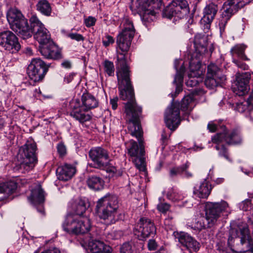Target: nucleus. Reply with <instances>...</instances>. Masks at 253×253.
Here are the masks:
<instances>
[{
    "mask_svg": "<svg viewBox=\"0 0 253 253\" xmlns=\"http://www.w3.org/2000/svg\"><path fill=\"white\" fill-rule=\"evenodd\" d=\"M17 188V184L14 181H9L0 184V201L7 199L14 192Z\"/></svg>",
    "mask_w": 253,
    "mask_h": 253,
    "instance_id": "7c9ffc66",
    "label": "nucleus"
},
{
    "mask_svg": "<svg viewBox=\"0 0 253 253\" xmlns=\"http://www.w3.org/2000/svg\"><path fill=\"white\" fill-rule=\"evenodd\" d=\"M57 151L60 156H64L66 153L65 146L62 143H59L57 146Z\"/></svg>",
    "mask_w": 253,
    "mask_h": 253,
    "instance_id": "de8ad7c7",
    "label": "nucleus"
},
{
    "mask_svg": "<svg viewBox=\"0 0 253 253\" xmlns=\"http://www.w3.org/2000/svg\"><path fill=\"white\" fill-rule=\"evenodd\" d=\"M250 106H253V101L249 97L247 100L237 103L234 109L240 113H243L249 109Z\"/></svg>",
    "mask_w": 253,
    "mask_h": 253,
    "instance_id": "c9c22d12",
    "label": "nucleus"
},
{
    "mask_svg": "<svg viewBox=\"0 0 253 253\" xmlns=\"http://www.w3.org/2000/svg\"><path fill=\"white\" fill-rule=\"evenodd\" d=\"M246 46L243 44H237L233 47L230 52L233 57V62L239 68L243 70H247L248 66L245 63L236 59L238 57L244 60H248V59L245 54Z\"/></svg>",
    "mask_w": 253,
    "mask_h": 253,
    "instance_id": "5701e85b",
    "label": "nucleus"
},
{
    "mask_svg": "<svg viewBox=\"0 0 253 253\" xmlns=\"http://www.w3.org/2000/svg\"><path fill=\"white\" fill-rule=\"evenodd\" d=\"M234 239V238H233L232 239ZM232 240H232V241H231V242L230 243V244H228L229 246H231V244H232ZM228 243H229V240L228 241ZM231 248H232V246H231Z\"/></svg>",
    "mask_w": 253,
    "mask_h": 253,
    "instance_id": "0e129e2a",
    "label": "nucleus"
},
{
    "mask_svg": "<svg viewBox=\"0 0 253 253\" xmlns=\"http://www.w3.org/2000/svg\"><path fill=\"white\" fill-rule=\"evenodd\" d=\"M118 208L117 196L108 194L98 200L95 211L105 224L110 225L124 218V215L119 211Z\"/></svg>",
    "mask_w": 253,
    "mask_h": 253,
    "instance_id": "7ed1b4c3",
    "label": "nucleus"
},
{
    "mask_svg": "<svg viewBox=\"0 0 253 253\" xmlns=\"http://www.w3.org/2000/svg\"><path fill=\"white\" fill-rule=\"evenodd\" d=\"M176 90L175 94H178L182 90V84H175Z\"/></svg>",
    "mask_w": 253,
    "mask_h": 253,
    "instance_id": "6e6d98bb",
    "label": "nucleus"
},
{
    "mask_svg": "<svg viewBox=\"0 0 253 253\" xmlns=\"http://www.w3.org/2000/svg\"><path fill=\"white\" fill-rule=\"evenodd\" d=\"M156 233V228L153 222L148 218H141L137 223L134 234L140 240H144Z\"/></svg>",
    "mask_w": 253,
    "mask_h": 253,
    "instance_id": "a211bd4d",
    "label": "nucleus"
},
{
    "mask_svg": "<svg viewBox=\"0 0 253 253\" xmlns=\"http://www.w3.org/2000/svg\"><path fill=\"white\" fill-rule=\"evenodd\" d=\"M37 147L34 141H27L19 151L17 159L20 162L19 170L25 173L32 170L38 162Z\"/></svg>",
    "mask_w": 253,
    "mask_h": 253,
    "instance_id": "0eeeda50",
    "label": "nucleus"
},
{
    "mask_svg": "<svg viewBox=\"0 0 253 253\" xmlns=\"http://www.w3.org/2000/svg\"><path fill=\"white\" fill-rule=\"evenodd\" d=\"M62 66L66 68H70L71 66V63L69 61H64L62 64Z\"/></svg>",
    "mask_w": 253,
    "mask_h": 253,
    "instance_id": "4d7b16f0",
    "label": "nucleus"
},
{
    "mask_svg": "<svg viewBox=\"0 0 253 253\" xmlns=\"http://www.w3.org/2000/svg\"><path fill=\"white\" fill-rule=\"evenodd\" d=\"M218 11V5L210 2L207 4L203 9V16L201 19V23L203 25L205 32H207L210 29L211 24L214 19Z\"/></svg>",
    "mask_w": 253,
    "mask_h": 253,
    "instance_id": "412c9836",
    "label": "nucleus"
},
{
    "mask_svg": "<svg viewBox=\"0 0 253 253\" xmlns=\"http://www.w3.org/2000/svg\"><path fill=\"white\" fill-rule=\"evenodd\" d=\"M201 62L199 60L194 61L191 60L189 63L190 73L188 75V79L186 82L188 86L193 87L198 85L203 80L202 72L200 70Z\"/></svg>",
    "mask_w": 253,
    "mask_h": 253,
    "instance_id": "aec40b11",
    "label": "nucleus"
},
{
    "mask_svg": "<svg viewBox=\"0 0 253 253\" xmlns=\"http://www.w3.org/2000/svg\"><path fill=\"white\" fill-rule=\"evenodd\" d=\"M31 22V33H34V37L40 43V45L51 41L50 34L44 25L39 20L36 16H32L30 19Z\"/></svg>",
    "mask_w": 253,
    "mask_h": 253,
    "instance_id": "f8f14e48",
    "label": "nucleus"
},
{
    "mask_svg": "<svg viewBox=\"0 0 253 253\" xmlns=\"http://www.w3.org/2000/svg\"><path fill=\"white\" fill-rule=\"evenodd\" d=\"M147 9L150 10L153 9H159L162 5V0H146Z\"/></svg>",
    "mask_w": 253,
    "mask_h": 253,
    "instance_id": "4c0bfd02",
    "label": "nucleus"
},
{
    "mask_svg": "<svg viewBox=\"0 0 253 253\" xmlns=\"http://www.w3.org/2000/svg\"><path fill=\"white\" fill-rule=\"evenodd\" d=\"M49 66L40 58L33 59L28 67L27 73L34 82L41 81L46 73Z\"/></svg>",
    "mask_w": 253,
    "mask_h": 253,
    "instance_id": "2eb2a0df",
    "label": "nucleus"
},
{
    "mask_svg": "<svg viewBox=\"0 0 253 253\" xmlns=\"http://www.w3.org/2000/svg\"><path fill=\"white\" fill-rule=\"evenodd\" d=\"M193 98L190 95L185 96L181 103L174 102L169 106L165 112V121L167 126L171 130H174L180 125V109L186 114H189L192 110Z\"/></svg>",
    "mask_w": 253,
    "mask_h": 253,
    "instance_id": "20e7f679",
    "label": "nucleus"
},
{
    "mask_svg": "<svg viewBox=\"0 0 253 253\" xmlns=\"http://www.w3.org/2000/svg\"><path fill=\"white\" fill-rule=\"evenodd\" d=\"M118 98L116 97L110 99V103L111 105L112 108L113 110H116L118 107Z\"/></svg>",
    "mask_w": 253,
    "mask_h": 253,
    "instance_id": "3c124183",
    "label": "nucleus"
},
{
    "mask_svg": "<svg viewBox=\"0 0 253 253\" xmlns=\"http://www.w3.org/2000/svg\"><path fill=\"white\" fill-rule=\"evenodd\" d=\"M241 169H242V171L244 173H245L246 174L249 175V176L253 175V169H252V170H247L246 169L245 170H244L243 168H242Z\"/></svg>",
    "mask_w": 253,
    "mask_h": 253,
    "instance_id": "13d9d810",
    "label": "nucleus"
},
{
    "mask_svg": "<svg viewBox=\"0 0 253 253\" xmlns=\"http://www.w3.org/2000/svg\"><path fill=\"white\" fill-rule=\"evenodd\" d=\"M67 36L73 40H75L77 42L84 41V38L81 34L77 33H70L67 34Z\"/></svg>",
    "mask_w": 253,
    "mask_h": 253,
    "instance_id": "a19ab883",
    "label": "nucleus"
},
{
    "mask_svg": "<svg viewBox=\"0 0 253 253\" xmlns=\"http://www.w3.org/2000/svg\"><path fill=\"white\" fill-rule=\"evenodd\" d=\"M103 70L104 73L108 76H114L115 74V67L113 62L108 60H105L103 62Z\"/></svg>",
    "mask_w": 253,
    "mask_h": 253,
    "instance_id": "e433bc0d",
    "label": "nucleus"
},
{
    "mask_svg": "<svg viewBox=\"0 0 253 253\" xmlns=\"http://www.w3.org/2000/svg\"><path fill=\"white\" fill-rule=\"evenodd\" d=\"M170 205L166 203H161L157 205V209L161 212L165 213L168 211Z\"/></svg>",
    "mask_w": 253,
    "mask_h": 253,
    "instance_id": "37998d69",
    "label": "nucleus"
},
{
    "mask_svg": "<svg viewBox=\"0 0 253 253\" xmlns=\"http://www.w3.org/2000/svg\"><path fill=\"white\" fill-rule=\"evenodd\" d=\"M89 157L93 162V167L95 168L103 169L110 164L109 152L102 147H96L91 149Z\"/></svg>",
    "mask_w": 253,
    "mask_h": 253,
    "instance_id": "4468645a",
    "label": "nucleus"
},
{
    "mask_svg": "<svg viewBox=\"0 0 253 253\" xmlns=\"http://www.w3.org/2000/svg\"><path fill=\"white\" fill-rule=\"evenodd\" d=\"M69 206L76 215L67 214L62 223L64 231L71 235L83 234L88 232L91 228L90 219L87 217L77 216L83 214L87 209V203L84 200L78 199L71 201Z\"/></svg>",
    "mask_w": 253,
    "mask_h": 253,
    "instance_id": "f03ea898",
    "label": "nucleus"
},
{
    "mask_svg": "<svg viewBox=\"0 0 253 253\" xmlns=\"http://www.w3.org/2000/svg\"><path fill=\"white\" fill-rule=\"evenodd\" d=\"M39 48L42 55L46 58L54 59L60 57V52L52 41L41 45Z\"/></svg>",
    "mask_w": 253,
    "mask_h": 253,
    "instance_id": "393cba45",
    "label": "nucleus"
},
{
    "mask_svg": "<svg viewBox=\"0 0 253 253\" xmlns=\"http://www.w3.org/2000/svg\"><path fill=\"white\" fill-rule=\"evenodd\" d=\"M142 15L141 16V19L143 22H151L153 20V18L155 16L156 12L153 9L150 10H146L145 11H143Z\"/></svg>",
    "mask_w": 253,
    "mask_h": 253,
    "instance_id": "58836bf2",
    "label": "nucleus"
},
{
    "mask_svg": "<svg viewBox=\"0 0 253 253\" xmlns=\"http://www.w3.org/2000/svg\"><path fill=\"white\" fill-rule=\"evenodd\" d=\"M223 132L217 133L212 137L211 141L212 147L218 152L220 157H224L227 161L231 162L228 153L227 148L222 143L225 141L229 145H238L242 142V138L240 131L237 129H234L230 132H227L225 126L222 127Z\"/></svg>",
    "mask_w": 253,
    "mask_h": 253,
    "instance_id": "39448f33",
    "label": "nucleus"
},
{
    "mask_svg": "<svg viewBox=\"0 0 253 253\" xmlns=\"http://www.w3.org/2000/svg\"><path fill=\"white\" fill-rule=\"evenodd\" d=\"M241 0H228L224 2L219 21L220 31L223 33L228 21L240 9L244 7Z\"/></svg>",
    "mask_w": 253,
    "mask_h": 253,
    "instance_id": "9b49d317",
    "label": "nucleus"
},
{
    "mask_svg": "<svg viewBox=\"0 0 253 253\" xmlns=\"http://www.w3.org/2000/svg\"><path fill=\"white\" fill-rule=\"evenodd\" d=\"M190 163L187 162L185 164L179 167L172 168L169 170L170 177H174L177 175H183L184 177L189 178L193 176V174L188 171Z\"/></svg>",
    "mask_w": 253,
    "mask_h": 253,
    "instance_id": "c756f323",
    "label": "nucleus"
},
{
    "mask_svg": "<svg viewBox=\"0 0 253 253\" xmlns=\"http://www.w3.org/2000/svg\"><path fill=\"white\" fill-rule=\"evenodd\" d=\"M102 43L104 46L107 47L111 44H113L115 42L113 37L108 34H105L102 37Z\"/></svg>",
    "mask_w": 253,
    "mask_h": 253,
    "instance_id": "ea45409f",
    "label": "nucleus"
},
{
    "mask_svg": "<svg viewBox=\"0 0 253 253\" xmlns=\"http://www.w3.org/2000/svg\"><path fill=\"white\" fill-rule=\"evenodd\" d=\"M251 207V201L246 199L239 204V208L244 211H247Z\"/></svg>",
    "mask_w": 253,
    "mask_h": 253,
    "instance_id": "79ce46f5",
    "label": "nucleus"
},
{
    "mask_svg": "<svg viewBox=\"0 0 253 253\" xmlns=\"http://www.w3.org/2000/svg\"><path fill=\"white\" fill-rule=\"evenodd\" d=\"M183 80V73L181 72H177L173 83L175 84H182Z\"/></svg>",
    "mask_w": 253,
    "mask_h": 253,
    "instance_id": "c03bdc74",
    "label": "nucleus"
},
{
    "mask_svg": "<svg viewBox=\"0 0 253 253\" xmlns=\"http://www.w3.org/2000/svg\"><path fill=\"white\" fill-rule=\"evenodd\" d=\"M75 76V74L74 73H70L65 76L64 77V81L66 83L68 84L70 83L74 79V77Z\"/></svg>",
    "mask_w": 253,
    "mask_h": 253,
    "instance_id": "603ef678",
    "label": "nucleus"
},
{
    "mask_svg": "<svg viewBox=\"0 0 253 253\" xmlns=\"http://www.w3.org/2000/svg\"><path fill=\"white\" fill-rule=\"evenodd\" d=\"M190 11L189 4L186 0H172L164 9L163 16L171 19L183 18Z\"/></svg>",
    "mask_w": 253,
    "mask_h": 253,
    "instance_id": "9d476101",
    "label": "nucleus"
},
{
    "mask_svg": "<svg viewBox=\"0 0 253 253\" xmlns=\"http://www.w3.org/2000/svg\"><path fill=\"white\" fill-rule=\"evenodd\" d=\"M0 46L12 53L18 51L21 47L17 37L9 30L0 32Z\"/></svg>",
    "mask_w": 253,
    "mask_h": 253,
    "instance_id": "dca6fc26",
    "label": "nucleus"
},
{
    "mask_svg": "<svg viewBox=\"0 0 253 253\" xmlns=\"http://www.w3.org/2000/svg\"><path fill=\"white\" fill-rule=\"evenodd\" d=\"M206 228L205 225L203 223L202 225H201V228Z\"/></svg>",
    "mask_w": 253,
    "mask_h": 253,
    "instance_id": "e2e57ef3",
    "label": "nucleus"
},
{
    "mask_svg": "<svg viewBox=\"0 0 253 253\" xmlns=\"http://www.w3.org/2000/svg\"><path fill=\"white\" fill-rule=\"evenodd\" d=\"M229 205L225 201L220 202H207L205 207V216L208 227H211L217 224L220 217L224 212H228Z\"/></svg>",
    "mask_w": 253,
    "mask_h": 253,
    "instance_id": "1a4fd4ad",
    "label": "nucleus"
},
{
    "mask_svg": "<svg viewBox=\"0 0 253 253\" xmlns=\"http://www.w3.org/2000/svg\"><path fill=\"white\" fill-rule=\"evenodd\" d=\"M81 107L84 111H88L98 106V102L96 98L92 95L85 93H84L81 97Z\"/></svg>",
    "mask_w": 253,
    "mask_h": 253,
    "instance_id": "c85d7f7f",
    "label": "nucleus"
},
{
    "mask_svg": "<svg viewBox=\"0 0 253 253\" xmlns=\"http://www.w3.org/2000/svg\"><path fill=\"white\" fill-rule=\"evenodd\" d=\"M212 187L206 180L194 187L193 194L201 199H207L211 194Z\"/></svg>",
    "mask_w": 253,
    "mask_h": 253,
    "instance_id": "bb28decb",
    "label": "nucleus"
},
{
    "mask_svg": "<svg viewBox=\"0 0 253 253\" xmlns=\"http://www.w3.org/2000/svg\"><path fill=\"white\" fill-rule=\"evenodd\" d=\"M71 109L70 114L71 116L78 121L80 123L83 124L90 120L91 116L86 113L87 111H84L81 107L80 100L79 99H73L70 102Z\"/></svg>",
    "mask_w": 253,
    "mask_h": 253,
    "instance_id": "6ab92c4d",
    "label": "nucleus"
},
{
    "mask_svg": "<svg viewBox=\"0 0 253 253\" xmlns=\"http://www.w3.org/2000/svg\"><path fill=\"white\" fill-rule=\"evenodd\" d=\"M96 22L95 18L92 17H89L84 20V23L86 27H89L93 26Z\"/></svg>",
    "mask_w": 253,
    "mask_h": 253,
    "instance_id": "09e8293b",
    "label": "nucleus"
},
{
    "mask_svg": "<svg viewBox=\"0 0 253 253\" xmlns=\"http://www.w3.org/2000/svg\"><path fill=\"white\" fill-rule=\"evenodd\" d=\"M37 10L42 15L49 16L51 15L52 8L47 0H39L36 4Z\"/></svg>",
    "mask_w": 253,
    "mask_h": 253,
    "instance_id": "473e14b6",
    "label": "nucleus"
},
{
    "mask_svg": "<svg viewBox=\"0 0 253 253\" xmlns=\"http://www.w3.org/2000/svg\"><path fill=\"white\" fill-rule=\"evenodd\" d=\"M118 54L123 56L122 58H118V60L122 62L121 69L117 73L120 97L122 100L127 101L125 104V112L128 121V129L130 134L137 139L139 143L138 145L136 141L130 140L128 155L136 167L140 170L144 171L146 170L145 152L142 138L143 131L140 121L142 108L137 106L135 102L134 89L129 77V70L126 64L125 54Z\"/></svg>",
    "mask_w": 253,
    "mask_h": 253,
    "instance_id": "f257e3e1",
    "label": "nucleus"
},
{
    "mask_svg": "<svg viewBox=\"0 0 253 253\" xmlns=\"http://www.w3.org/2000/svg\"><path fill=\"white\" fill-rule=\"evenodd\" d=\"M212 50H213V48H210V50H211V52H212Z\"/></svg>",
    "mask_w": 253,
    "mask_h": 253,
    "instance_id": "338daca9",
    "label": "nucleus"
},
{
    "mask_svg": "<svg viewBox=\"0 0 253 253\" xmlns=\"http://www.w3.org/2000/svg\"><path fill=\"white\" fill-rule=\"evenodd\" d=\"M250 79V75L246 73L237 76L235 86L233 88L235 93L239 96L246 94L249 89L248 84Z\"/></svg>",
    "mask_w": 253,
    "mask_h": 253,
    "instance_id": "b1692460",
    "label": "nucleus"
},
{
    "mask_svg": "<svg viewBox=\"0 0 253 253\" xmlns=\"http://www.w3.org/2000/svg\"><path fill=\"white\" fill-rule=\"evenodd\" d=\"M146 0H131L130 8L132 11L141 13L147 9Z\"/></svg>",
    "mask_w": 253,
    "mask_h": 253,
    "instance_id": "f704fd0d",
    "label": "nucleus"
},
{
    "mask_svg": "<svg viewBox=\"0 0 253 253\" xmlns=\"http://www.w3.org/2000/svg\"><path fill=\"white\" fill-rule=\"evenodd\" d=\"M88 247L91 253H113L109 246L99 240L89 241Z\"/></svg>",
    "mask_w": 253,
    "mask_h": 253,
    "instance_id": "cd10ccee",
    "label": "nucleus"
},
{
    "mask_svg": "<svg viewBox=\"0 0 253 253\" xmlns=\"http://www.w3.org/2000/svg\"><path fill=\"white\" fill-rule=\"evenodd\" d=\"M29 201L36 207L37 211L42 215H45L43 203L45 200V193L41 185L35 184L31 188V194L28 197Z\"/></svg>",
    "mask_w": 253,
    "mask_h": 253,
    "instance_id": "f3484780",
    "label": "nucleus"
},
{
    "mask_svg": "<svg viewBox=\"0 0 253 253\" xmlns=\"http://www.w3.org/2000/svg\"><path fill=\"white\" fill-rule=\"evenodd\" d=\"M76 169L75 167L68 164L59 167L56 170L58 178L60 180L68 181L75 174Z\"/></svg>",
    "mask_w": 253,
    "mask_h": 253,
    "instance_id": "a878e982",
    "label": "nucleus"
},
{
    "mask_svg": "<svg viewBox=\"0 0 253 253\" xmlns=\"http://www.w3.org/2000/svg\"><path fill=\"white\" fill-rule=\"evenodd\" d=\"M229 237L230 244L233 238L240 239V244L236 246V252L238 253H244L251 251L253 248V239H252L248 224L238 221L231 226Z\"/></svg>",
    "mask_w": 253,
    "mask_h": 253,
    "instance_id": "423d86ee",
    "label": "nucleus"
},
{
    "mask_svg": "<svg viewBox=\"0 0 253 253\" xmlns=\"http://www.w3.org/2000/svg\"><path fill=\"white\" fill-rule=\"evenodd\" d=\"M224 181V179L222 178H218L216 179V180L215 181V182L219 184H221Z\"/></svg>",
    "mask_w": 253,
    "mask_h": 253,
    "instance_id": "bf43d9fd",
    "label": "nucleus"
},
{
    "mask_svg": "<svg viewBox=\"0 0 253 253\" xmlns=\"http://www.w3.org/2000/svg\"><path fill=\"white\" fill-rule=\"evenodd\" d=\"M225 80V76L216 65L211 63L208 66L207 77L205 80V84L208 88L213 89L220 85Z\"/></svg>",
    "mask_w": 253,
    "mask_h": 253,
    "instance_id": "ddd939ff",
    "label": "nucleus"
},
{
    "mask_svg": "<svg viewBox=\"0 0 253 253\" xmlns=\"http://www.w3.org/2000/svg\"><path fill=\"white\" fill-rule=\"evenodd\" d=\"M176 239L189 251L193 253L197 252L200 248L199 243L188 233L180 232L174 233Z\"/></svg>",
    "mask_w": 253,
    "mask_h": 253,
    "instance_id": "4be33fe9",
    "label": "nucleus"
},
{
    "mask_svg": "<svg viewBox=\"0 0 253 253\" xmlns=\"http://www.w3.org/2000/svg\"><path fill=\"white\" fill-rule=\"evenodd\" d=\"M208 128L211 132H213L216 131L217 126L215 124L212 123H210L208 125Z\"/></svg>",
    "mask_w": 253,
    "mask_h": 253,
    "instance_id": "5fc2aeb1",
    "label": "nucleus"
},
{
    "mask_svg": "<svg viewBox=\"0 0 253 253\" xmlns=\"http://www.w3.org/2000/svg\"><path fill=\"white\" fill-rule=\"evenodd\" d=\"M194 43L200 54L204 53L207 50V37L201 34H197L195 36Z\"/></svg>",
    "mask_w": 253,
    "mask_h": 253,
    "instance_id": "2f4dec72",
    "label": "nucleus"
},
{
    "mask_svg": "<svg viewBox=\"0 0 253 253\" xmlns=\"http://www.w3.org/2000/svg\"><path fill=\"white\" fill-rule=\"evenodd\" d=\"M88 186L94 190H99L103 188L104 181L99 177L90 176L86 181Z\"/></svg>",
    "mask_w": 253,
    "mask_h": 253,
    "instance_id": "72a5a7b5",
    "label": "nucleus"
},
{
    "mask_svg": "<svg viewBox=\"0 0 253 253\" xmlns=\"http://www.w3.org/2000/svg\"><path fill=\"white\" fill-rule=\"evenodd\" d=\"M250 195L251 197H253V192L250 193Z\"/></svg>",
    "mask_w": 253,
    "mask_h": 253,
    "instance_id": "69168bd1",
    "label": "nucleus"
},
{
    "mask_svg": "<svg viewBox=\"0 0 253 253\" xmlns=\"http://www.w3.org/2000/svg\"><path fill=\"white\" fill-rule=\"evenodd\" d=\"M130 250V246L127 243L124 244L120 249L121 253H129Z\"/></svg>",
    "mask_w": 253,
    "mask_h": 253,
    "instance_id": "8fccbe9b",
    "label": "nucleus"
},
{
    "mask_svg": "<svg viewBox=\"0 0 253 253\" xmlns=\"http://www.w3.org/2000/svg\"><path fill=\"white\" fill-rule=\"evenodd\" d=\"M167 196L168 197V198L169 199H172V195L170 193V192H169L168 193H167Z\"/></svg>",
    "mask_w": 253,
    "mask_h": 253,
    "instance_id": "052dcab7",
    "label": "nucleus"
},
{
    "mask_svg": "<svg viewBox=\"0 0 253 253\" xmlns=\"http://www.w3.org/2000/svg\"><path fill=\"white\" fill-rule=\"evenodd\" d=\"M27 50L28 53H29L30 54L32 53V50L31 49V48H27Z\"/></svg>",
    "mask_w": 253,
    "mask_h": 253,
    "instance_id": "680f3d73",
    "label": "nucleus"
},
{
    "mask_svg": "<svg viewBox=\"0 0 253 253\" xmlns=\"http://www.w3.org/2000/svg\"><path fill=\"white\" fill-rule=\"evenodd\" d=\"M41 253H61L60 251L57 248H51Z\"/></svg>",
    "mask_w": 253,
    "mask_h": 253,
    "instance_id": "864d4df0",
    "label": "nucleus"
},
{
    "mask_svg": "<svg viewBox=\"0 0 253 253\" xmlns=\"http://www.w3.org/2000/svg\"><path fill=\"white\" fill-rule=\"evenodd\" d=\"M148 248L150 251H154L158 247V244L156 241L153 239H150L148 242Z\"/></svg>",
    "mask_w": 253,
    "mask_h": 253,
    "instance_id": "49530a36",
    "label": "nucleus"
},
{
    "mask_svg": "<svg viewBox=\"0 0 253 253\" xmlns=\"http://www.w3.org/2000/svg\"><path fill=\"white\" fill-rule=\"evenodd\" d=\"M6 17L10 28L19 37L23 39L31 37V30L28 20L19 10L16 8L9 9Z\"/></svg>",
    "mask_w": 253,
    "mask_h": 253,
    "instance_id": "6e6552de",
    "label": "nucleus"
},
{
    "mask_svg": "<svg viewBox=\"0 0 253 253\" xmlns=\"http://www.w3.org/2000/svg\"><path fill=\"white\" fill-rule=\"evenodd\" d=\"M216 250L219 252H223L225 251L226 244L225 240L217 242L216 245Z\"/></svg>",
    "mask_w": 253,
    "mask_h": 253,
    "instance_id": "a18cd8bd",
    "label": "nucleus"
}]
</instances>
